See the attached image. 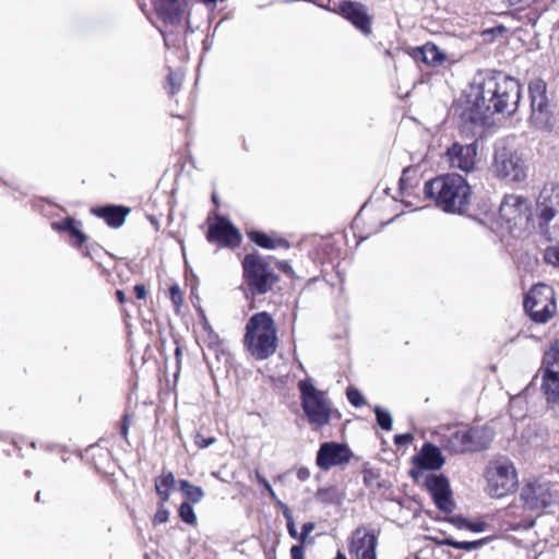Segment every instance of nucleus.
Returning <instances> with one entry per match:
<instances>
[{
    "label": "nucleus",
    "mask_w": 559,
    "mask_h": 559,
    "mask_svg": "<svg viewBox=\"0 0 559 559\" xmlns=\"http://www.w3.org/2000/svg\"><path fill=\"white\" fill-rule=\"evenodd\" d=\"M266 490H267V492L270 493V497H271L273 500H276V501L278 502V500H277V496H276V493L274 492V490H273L272 486H270V489H266Z\"/></svg>",
    "instance_id": "obj_59"
},
{
    "label": "nucleus",
    "mask_w": 559,
    "mask_h": 559,
    "mask_svg": "<svg viewBox=\"0 0 559 559\" xmlns=\"http://www.w3.org/2000/svg\"><path fill=\"white\" fill-rule=\"evenodd\" d=\"M424 192L448 213H463L471 198L469 185L457 174L441 175L427 181Z\"/></svg>",
    "instance_id": "obj_2"
},
{
    "label": "nucleus",
    "mask_w": 559,
    "mask_h": 559,
    "mask_svg": "<svg viewBox=\"0 0 559 559\" xmlns=\"http://www.w3.org/2000/svg\"><path fill=\"white\" fill-rule=\"evenodd\" d=\"M73 224H75V219L72 217H67L62 222L52 223L51 226L55 230L69 231L72 229Z\"/></svg>",
    "instance_id": "obj_40"
},
{
    "label": "nucleus",
    "mask_w": 559,
    "mask_h": 559,
    "mask_svg": "<svg viewBox=\"0 0 559 559\" xmlns=\"http://www.w3.org/2000/svg\"><path fill=\"white\" fill-rule=\"evenodd\" d=\"M347 399L356 407H360L366 404L362 394L355 388L347 389Z\"/></svg>",
    "instance_id": "obj_38"
},
{
    "label": "nucleus",
    "mask_w": 559,
    "mask_h": 559,
    "mask_svg": "<svg viewBox=\"0 0 559 559\" xmlns=\"http://www.w3.org/2000/svg\"><path fill=\"white\" fill-rule=\"evenodd\" d=\"M129 432V415H124L120 425V435L127 440Z\"/></svg>",
    "instance_id": "obj_46"
},
{
    "label": "nucleus",
    "mask_w": 559,
    "mask_h": 559,
    "mask_svg": "<svg viewBox=\"0 0 559 559\" xmlns=\"http://www.w3.org/2000/svg\"><path fill=\"white\" fill-rule=\"evenodd\" d=\"M202 3L209 5L210 4V0H200Z\"/></svg>",
    "instance_id": "obj_64"
},
{
    "label": "nucleus",
    "mask_w": 559,
    "mask_h": 559,
    "mask_svg": "<svg viewBox=\"0 0 559 559\" xmlns=\"http://www.w3.org/2000/svg\"><path fill=\"white\" fill-rule=\"evenodd\" d=\"M546 83L540 79L531 81L528 93L531 98L530 124L537 130H551L556 124L554 106L548 100Z\"/></svg>",
    "instance_id": "obj_7"
},
{
    "label": "nucleus",
    "mask_w": 559,
    "mask_h": 559,
    "mask_svg": "<svg viewBox=\"0 0 559 559\" xmlns=\"http://www.w3.org/2000/svg\"><path fill=\"white\" fill-rule=\"evenodd\" d=\"M354 559H377L376 549H366L359 552V555Z\"/></svg>",
    "instance_id": "obj_48"
},
{
    "label": "nucleus",
    "mask_w": 559,
    "mask_h": 559,
    "mask_svg": "<svg viewBox=\"0 0 559 559\" xmlns=\"http://www.w3.org/2000/svg\"><path fill=\"white\" fill-rule=\"evenodd\" d=\"M194 442L199 448H206L210 445V438H205L198 432L194 437Z\"/></svg>",
    "instance_id": "obj_47"
},
{
    "label": "nucleus",
    "mask_w": 559,
    "mask_h": 559,
    "mask_svg": "<svg viewBox=\"0 0 559 559\" xmlns=\"http://www.w3.org/2000/svg\"><path fill=\"white\" fill-rule=\"evenodd\" d=\"M277 331L271 314L265 311L253 314L246 324L243 344L257 359H266L277 348Z\"/></svg>",
    "instance_id": "obj_3"
},
{
    "label": "nucleus",
    "mask_w": 559,
    "mask_h": 559,
    "mask_svg": "<svg viewBox=\"0 0 559 559\" xmlns=\"http://www.w3.org/2000/svg\"><path fill=\"white\" fill-rule=\"evenodd\" d=\"M71 236L73 238L72 245L79 248H81L86 240L85 234L79 228L74 230V233Z\"/></svg>",
    "instance_id": "obj_43"
},
{
    "label": "nucleus",
    "mask_w": 559,
    "mask_h": 559,
    "mask_svg": "<svg viewBox=\"0 0 559 559\" xmlns=\"http://www.w3.org/2000/svg\"><path fill=\"white\" fill-rule=\"evenodd\" d=\"M266 490H267V492L270 493V497H271L273 500H276V501L278 502V500H277V496H276V493L274 492V490H273L272 486H270V489H266Z\"/></svg>",
    "instance_id": "obj_58"
},
{
    "label": "nucleus",
    "mask_w": 559,
    "mask_h": 559,
    "mask_svg": "<svg viewBox=\"0 0 559 559\" xmlns=\"http://www.w3.org/2000/svg\"><path fill=\"white\" fill-rule=\"evenodd\" d=\"M525 310L538 323H546L557 311L555 292L546 284L535 285L526 295Z\"/></svg>",
    "instance_id": "obj_9"
},
{
    "label": "nucleus",
    "mask_w": 559,
    "mask_h": 559,
    "mask_svg": "<svg viewBox=\"0 0 559 559\" xmlns=\"http://www.w3.org/2000/svg\"><path fill=\"white\" fill-rule=\"evenodd\" d=\"M136 298L144 299L146 297V288L142 284H138L133 287Z\"/></svg>",
    "instance_id": "obj_49"
},
{
    "label": "nucleus",
    "mask_w": 559,
    "mask_h": 559,
    "mask_svg": "<svg viewBox=\"0 0 559 559\" xmlns=\"http://www.w3.org/2000/svg\"><path fill=\"white\" fill-rule=\"evenodd\" d=\"M166 502H158L157 511L153 518V524L154 525H160L168 521L169 519V511L165 508Z\"/></svg>",
    "instance_id": "obj_36"
},
{
    "label": "nucleus",
    "mask_w": 559,
    "mask_h": 559,
    "mask_svg": "<svg viewBox=\"0 0 559 559\" xmlns=\"http://www.w3.org/2000/svg\"><path fill=\"white\" fill-rule=\"evenodd\" d=\"M183 74L179 71H170L167 75L166 88L170 95H175L181 87Z\"/></svg>",
    "instance_id": "obj_32"
},
{
    "label": "nucleus",
    "mask_w": 559,
    "mask_h": 559,
    "mask_svg": "<svg viewBox=\"0 0 559 559\" xmlns=\"http://www.w3.org/2000/svg\"><path fill=\"white\" fill-rule=\"evenodd\" d=\"M466 433L472 452L486 449L495 437L493 430L486 426L466 428Z\"/></svg>",
    "instance_id": "obj_22"
},
{
    "label": "nucleus",
    "mask_w": 559,
    "mask_h": 559,
    "mask_svg": "<svg viewBox=\"0 0 559 559\" xmlns=\"http://www.w3.org/2000/svg\"><path fill=\"white\" fill-rule=\"evenodd\" d=\"M35 499L36 501H39L40 500V491H37L36 496H35Z\"/></svg>",
    "instance_id": "obj_63"
},
{
    "label": "nucleus",
    "mask_w": 559,
    "mask_h": 559,
    "mask_svg": "<svg viewBox=\"0 0 559 559\" xmlns=\"http://www.w3.org/2000/svg\"><path fill=\"white\" fill-rule=\"evenodd\" d=\"M374 413H376V416H377L378 425L383 430H391L392 429V417H391V414L389 412L382 409L379 406H377L374 408Z\"/></svg>",
    "instance_id": "obj_34"
},
{
    "label": "nucleus",
    "mask_w": 559,
    "mask_h": 559,
    "mask_svg": "<svg viewBox=\"0 0 559 559\" xmlns=\"http://www.w3.org/2000/svg\"><path fill=\"white\" fill-rule=\"evenodd\" d=\"M91 212L93 215L103 218L108 226L118 228L124 223L130 210L122 205L109 204L93 207Z\"/></svg>",
    "instance_id": "obj_19"
},
{
    "label": "nucleus",
    "mask_w": 559,
    "mask_h": 559,
    "mask_svg": "<svg viewBox=\"0 0 559 559\" xmlns=\"http://www.w3.org/2000/svg\"><path fill=\"white\" fill-rule=\"evenodd\" d=\"M204 225L207 226L204 230V236L207 241H210V215L206 217Z\"/></svg>",
    "instance_id": "obj_56"
},
{
    "label": "nucleus",
    "mask_w": 559,
    "mask_h": 559,
    "mask_svg": "<svg viewBox=\"0 0 559 559\" xmlns=\"http://www.w3.org/2000/svg\"><path fill=\"white\" fill-rule=\"evenodd\" d=\"M492 171L498 178L510 182H521L526 178L524 162L514 150L504 143L496 145Z\"/></svg>",
    "instance_id": "obj_8"
},
{
    "label": "nucleus",
    "mask_w": 559,
    "mask_h": 559,
    "mask_svg": "<svg viewBox=\"0 0 559 559\" xmlns=\"http://www.w3.org/2000/svg\"><path fill=\"white\" fill-rule=\"evenodd\" d=\"M297 477L301 481H306L310 477V471L306 467H300L297 471Z\"/></svg>",
    "instance_id": "obj_51"
},
{
    "label": "nucleus",
    "mask_w": 559,
    "mask_h": 559,
    "mask_svg": "<svg viewBox=\"0 0 559 559\" xmlns=\"http://www.w3.org/2000/svg\"><path fill=\"white\" fill-rule=\"evenodd\" d=\"M290 557L292 559H305L304 556V546L302 545H294L290 548Z\"/></svg>",
    "instance_id": "obj_45"
},
{
    "label": "nucleus",
    "mask_w": 559,
    "mask_h": 559,
    "mask_svg": "<svg viewBox=\"0 0 559 559\" xmlns=\"http://www.w3.org/2000/svg\"><path fill=\"white\" fill-rule=\"evenodd\" d=\"M367 548L370 550L377 548V537L367 528L358 527L352 534L348 547L349 554L354 559Z\"/></svg>",
    "instance_id": "obj_20"
},
{
    "label": "nucleus",
    "mask_w": 559,
    "mask_h": 559,
    "mask_svg": "<svg viewBox=\"0 0 559 559\" xmlns=\"http://www.w3.org/2000/svg\"><path fill=\"white\" fill-rule=\"evenodd\" d=\"M414 460L419 467L426 469H439L444 463L440 449L431 443L425 444Z\"/></svg>",
    "instance_id": "obj_21"
},
{
    "label": "nucleus",
    "mask_w": 559,
    "mask_h": 559,
    "mask_svg": "<svg viewBox=\"0 0 559 559\" xmlns=\"http://www.w3.org/2000/svg\"><path fill=\"white\" fill-rule=\"evenodd\" d=\"M447 156L451 167L469 173L475 168L477 146L475 143H454L448 148Z\"/></svg>",
    "instance_id": "obj_13"
},
{
    "label": "nucleus",
    "mask_w": 559,
    "mask_h": 559,
    "mask_svg": "<svg viewBox=\"0 0 559 559\" xmlns=\"http://www.w3.org/2000/svg\"><path fill=\"white\" fill-rule=\"evenodd\" d=\"M334 559H347V558L343 552L338 551Z\"/></svg>",
    "instance_id": "obj_61"
},
{
    "label": "nucleus",
    "mask_w": 559,
    "mask_h": 559,
    "mask_svg": "<svg viewBox=\"0 0 559 559\" xmlns=\"http://www.w3.org/2000/svg\"><path fill=\"white\" fill-rule=\"evenodd\" d=\"M179 489L188 502L198 503L204 497V491L201 487L190 484L187 479L179 480Z\"/></svg>",
    "instance_id": "obj_30"
},
{
    "label": "nucleus",
    "mask_w": 559,
    "mask_h": 559,
    "mask_svg": "<svg viewBox=\"0 0 559 559\" xmlns=\"http://www.w3.org/2000/svg\"><path fill=\"white\" fill-rule=\"evenodd\" d=\"M169 296L174 306L176 307V309H178L183 302V297L180 287L178 285L170 286Z\"/></svg>",
    "instance_id": "obj_39"
},
{
    "label": "nucleus",
    "mask_w": 559,
    "mask_h": 559,
    "mask_svg": "<svg viewBox=\"0 0 559 559\" xmlns=\"http://www.w3.org/2000/svg\"><path fill=\"white\" fill-rule=\"evenodd\" d=\"M287 531L290 537L293 538H299V534L297 532V527L295 524V521H288L287 523Z\"/></svg>",
    "instance_id": "obj_50"
},
{
    "label": "nucleus",
    "mask_w": 559,
    "mask_h": 559,
    "mask_svg": "<svg viewBox=\"0 0 559 559\" xmlns=\"http://www.w3.org/2000/svg\"><path fill=\"white\" fill-rule=\"evenodd\" d=\"M544 259L548 264L559 269V246L548 247L545 250Z\"/></svg>",
    "instance_id": "obj_37"
},
{
    "label": "nucleus",
    "mask_w": 559,
    "mask_h": 559,
    "mask_svg": "<svg viewBox=\"0 0 559 559\" xmlns=\"http://www.w3.org/2000/svg\"><path fill=\"white\" fill-rule=\"evenodd\" d=\"M187 0H154L157 15L166 23L176 25L185 16Z\"/></svg>",
    "instance_id": "obj_17"
},
{
    "label": "nucleus",
    "mask_w": 559,
    "mask_h": 559,
    "mask_svg": "<svg viewBox=\"0 0 559 559\" xmlns=\"http://www.w3.org/2000/svg\"><path fill=\"white\" fill-rule=\"evenodd\" d=\"M254 478L258 480L259 484H261L265 489H270V483L267 479L261 475L259 472H255Z\"/></svg>",
    "instance_id": "obj_53"
},
{
    "label": "nucleus",
    "mask_w": 559,
    "mask_h": 559,
    "mask_svg": "<svg viewBox=\"0 0 559 559\" xmlns=\"http://www.w3.org/2000/svg\"><path fill=\"white\" fill-rule=\"evenodd\" d=\"M116 297L120 304H123L126 301V295L120 289L116 290Z\"/></svg>",
    "instance_id": "obj_57"
},
{
    "label": "nucleus",
    "mask_w": 559,
    "mask_h": 559,
    "mask_svg": "<svg viewBox=\"0 0 559 559\" xmlns=\"http://www.w3.org/2000/svg\"><path fill=\"white\" fill-rule=\"evenodd\" d=\"M537 211L544 224H549L559 214V189L544 187L537 199Z\"/></svg>",
    "instance_id": "obj_16"
},
{
    "label": "nucleus",
    "mask_w": 559,
    "mask_h": 559,
    "mask_svg": "<svg viewBox=\"0 0 559 559\" xmlns=\"http://www.w3.org/2000/svg\"><path fill=\"white\" fill-rule=\"evenodd\" d=\"M426 486L440 511L445 514L454 511L455 503L452 499V491L447 477L443 475H430L426 479Z\"/></svg>",
    "instance_id": "obj_12"
},
{
    "label": "nucleus",
    "mask_w": 559,
    "mask_h": 559,
    "mask_svg": "<svg viewBox=\"0 0 559 559\" xmlns=\"http://www.w3.org/2000/svg\"><path fill=\"white\" fill-rule=\"evenodd\" d=\"M190 299H191V302H192L194 309L197 310V312L199 314L200 323L202 324L203 329L205 331H207L210 325H209V321H207V318L205 314V310L202 308L200 298L194 294V290L191 292Z\"/></svg>",
    "instance_id": "obj_35"
},
{
    "label": "nucleus",
    "mask_w": 559,
    "mask_h": 559,
    "mask_svg": "<svg viewBox=\"0 0 559 559\" xmlns=\"http://www.w3.org/2000/svg\"><path fill=\"white\" fill-rule=\"evenodd\" d=\"M348 461V449L345 445L334 442L322 444L317 455L318 466L325 471Z\"/></svg>",
    "instance_id": "obj_15"
},
{
    "label": "nucleus",
    "mask_w": 559,
    "mask_h": 559,
    "mask_svg": "<svg viewBox=\"0 0 559 559\" xmlns=\"http://www.w3.org/2000/svg\"><path fill=\"white\" fill-rule=\"evenodd\" d=\"M342 15L350 21L365 35L371 32L370 17L364 4L358 2H343L340 5Z\"/></svg>",
    "instance_id": "obj_18"
},
{
    "label": "nucleus",
    "mask_w": 559,
    "mask_h": 559,
    "mask_svg": "<svg viewBox=\"0 0 559 559\" xmlns=\"http://www.w3.org/2000/svg\"><path fill=\"white\" fill-rule=\"evenodd\" d=\"M212 240H216L222 246L235 248L241 242V234L229 219L216 215L215 222L212 223Z\"/></svg>",
    "instance_id": "obj_14"
},
{
    "label": "nucleus",
    "mask_w": 559,
    "mask_h": 559,
    "mask_svg": "<svg viewBox=\"0 0 559 559\" xmlns=\"http://www.w3.org/2000/svg\"><path fill=\"white\" fill-rule=\"evenodd\" d=\"M78 227L75 226V224H73L72 226V229H70L68 233H70L71 235L74 233V230H76Z\"/></svg>",
    "instance_id": "obj_62"
},
{
    "label": "nucleus",
    "mask_w": 559,
    "mask_h": 559,
    "mask_svg": "<svg viewBox=\"0 0 559 559\" xmlns=\"http://www.w3.org/2000/svg\"><path fill=\"white\" fill-rule=\"evenodd\" d=\"M248 236L258 246L265 249L289 248V242L284 238H272L271 236L259 231H250Z\"/></svg>",
    "instance_id": "obj_26"
},
{
    "label": "nucleus",
    "mask_w": 559,
    "mask_h": 559,
    "mask_svg": "<svg viewBox=\"0 0 559 559\" xmlns=\"http://www.w3.org/2000/svg\"><path fill=\"white\" fill-rule=\"evenodd\" d=\"M544 370L559 374V341H555L544 356Z\"/></svg>",
    "instance_id": "obj_29"
},
{
    "label": "nucleus",
    "mask_w": 559,
    "mask_h": 559,
    "mask_svg": "<svg viewBox=\"0 0 559 559\" xmlns=\"http://www.w3.org/2000/svg\"><path fill=\"white\" fill-rule=\"evenodd\" d=\"M99 248H96L94 246H87L83 249V255L86 257V258H90V259H94V253L98 250Z\"/></svg>",
    "instance_id": "obj_52"
},
{
    "label": "nucleus",
    "mask_w": 559,
    "mask_h": 559,
    "mask_svg": "<svg viewBox=\"0 0 559 559\" xmlns=\"http://www.w3.org/2000/svg\"><path fill=\"white\" fill-rule=\"evenodd\" d=\"M542 389L548 402L559 401V373L552 374L544 370Z\"/></svg>",
    "instance_id": "obj_27"
},
{
    "label": "nucleus",
    "mask_w": 559,
    "mask_h": 559,
    "mask_svg": "<svg viewBox=\"0 0 559 559\" xmlns=\"http://www.w3.org/2000/svg\"><path fill=\"white\" fill-rule=\"evenodd\" d=\"M301 407L310 425L317 428L325 426L331 418V404L322 391H319L310 380L298 383Z\"/></svg>",
    "instance_id": "obj_6"
},
{
    "label": "nucleus",
    "mask_w": 559,
    "mask_h": 559,
    "mask_svg": "<svg viewBox=\"0 0 559 559\" xmlns=\"http://www.w3.org/2000/svg\"><path fill=\"white\" fill-rule=\"evenodd\" d=\"M243 275L252 294L262 295L272 289L277 275L272 266V258L257 253L247 254L242 261Z\"/></svg>",
    "instance_id": "obj_5"
},
{
    "label": "nucleus",
    "mask_w": 559,
    "mask_h": 559,
    "mask_svg": "<svg viewBox=\"0 0 559 559\" xmlns=\"http://www.w3.org/2000/svg\"><path fill=\"white\" fill-rule=\"evenodd\" d=\"M278 504H281V507L283 508V514L286 518L287 522L294 521L289 509L282 501H278Z\"/></svg>",
    "instance_id": "obj_54"
},
{
    "label": "nucleus",
    "mask_w": 559,
    "mask_h": 559,
    "mask_svg": "<svg viewBox=\"0 0 559 559\" xmlns=\"http://www.w3.org/2000/svg\"><path fill=\"white\" fill-rule=\"evenodd\" d=\"M532 216L527 199L518 194H508L499 207V217L509 225V228L525 226Z\"/></svg>",
    "instance_id": "obj_10"
},
{
    "label": "nucleus",
    "mask_w": 559,
    "mask_h": 559,
    "mask_svg": "<svg viewBox=\"0 0 559 559\" xmlns=\"http://www.w3.org/2000/svg\"><path fill=\"white\" fill-rule=\"evenodd\" d=\"M178 512H179V518L181 519L182 522L190 524V525L195 523L197 516L194 514V510H193L192 506L190 504V502H188V501L182 502L179 507Z\"/></svg>",
    "instance_id": "obj_33"
},
{
    "label": "nucleus",
    "mask_w": 559,
    "mask_h": 559,
    "mask_svg": "<svg viewBox=\"0 0 559 559\" xmlns=\"http://www.w3.org/2000/svg\"><path fill=\"white\" fill-rule=\"evenodd\" d=\"M440 544L450 546V547L459 549V550L471 551V550L481 547L485 544V539H479V540H475V542H457L452 538H445Z\"/></svg>",
    "instance_id": "obj_31"
},
{
    "label": "nucleus",
    "mask_w": 559,
    "mask_h": 559,
    "mask_svg": "<svg viewBox=\"0 0 559 559\" xmlns=\"http://www.w3.org/2000/svg\"><path fill=\"white\" fill-rule=\"evenodd\" d=\"M176 486V478L173 472H164L155 478V490L159 501L167 502L170 498V490Z\"/></svg>",
    "instance_id": "obj_25"
},
{
    "label": "nucleus",
    "mask_w": 559,
    "mask_h": 559,
    "mask_svg": "<svg viewBox=\"0 0 559 559\" xmlns=\"http://www.w3.org/2000/svg\"><path fill=\"white\" fill-rule=\"evenodd\" d=\"M448 521L459 530H468L473 533H483L487 528V523L483 520H468L462 515H454Z\"/></svg>",
    "instance_id": "obj_28"
},
{
    "label": "nucleus",
    "mask_w": 559,
    "mask_h": 559,
    "mask_svg": "<svg viewBox=\"0 0 559 559\" xmlns=\"http://www.w3.org/2000/svg\"><path fill=\"white\" fill-rule=\"evenodd\" d=\"M469 106L462 114L464 120L474 126H484L493 112L508 116L515 112L521 98V84L518 80L498 74L485 79L472 87Z\"/></svg>",
    "instance_id": "obj_1"
},
{
    "label": "nucleus",
    "mask_w": 559,
    "mask_h": 559,
    "mask_svg": "<svg viewBox=\"0 0 559 559\" xmlns=\"http://www.w3.org/2000/svg\"><path fill=\"white\" fill-rule=\"evenodd\" d=\"M510 5H520L522 3H524L526 0H507Z\"/></svg>",
    "instance_id": "obj_60"
},
{
    "label": "nucleus",
    "mask_w": 559,
    "mask_h": 559,
    "mask_svg": "<svg viewBox=\"0 0 559 559\" xmlns=\"http://www.w3.org/2000/svg\"><path fill=\"white\" fill-rule=\"evenodd\" d=\"M486 492L492 498H502L512 492L518 484V474L513 463L500 457L490 461L485 469Z\"/></svg>",
    "instance_id": "obj_4"
},
{
    "label": "nucleus",
    "mask_w": 559,
    "mask_h": 559,
    "mask_svg": "<svg viewBox=\"0 0 559 559\" xmlns=\"http://www.w3.org/2000/svg\"><path fill=\"white\" fill-rule=\"evenodd\" d=\"M414 437L411 433L396 435L394 441L397 445H406L413 441Z\"/></svg>",
    "instance_id": "obj_44"
},
{
    "label": "nucleus",
    "mask_w": 559,
    "mask_h": 559,
    "mask_svg": "<svg viewBox=\"0 0 559 559\" xmlns=\"http://www.w3.org/2000/svg\"><path fill=\"white\" fill-rule=\"evenodd\" d=\"M521 500L527 509H545L558 502V492L549 483L535 480L523 487Z\"/></svg>",
    "instance_id": "obj_11"
},
{
    "label": "nucleus",
    "mask_w": 559,
    "mask_h": 559,
    "mask_svg": "<svg viewBox=\"0 0 559 559\" xmlns=\"http://www.w3.org/2000/svg\"><path fill=\"white\" fill-rule=\"evenodd\" d=\"M277 267L283 271L284 273H289L292 272V267L290 265L288 264V262H277Z\"/></svg>",
    "instance_id": "obj_55"
},
{
    "label": "nucleus",
    "mask_w": 559,
    "mask_h": 559,
    "mask_svg": "<svg viewBox=\"0 0 559 559\" xmlns=\"http://www.w3.org/2000/svg\"><path fill=\"white\" fill-rule=\"evenodd\" d=\"M443 447L454 453L472 452L466 428L450 430L442 439Z\"/></svg>",
    "instance_id": "obj_23"
},
{
    "label": "nucleus",
    "mask_w": 559,
    "mask_h": 559,
    "mask_svg": "<svg viewBox=\"0 0 559 559\" xmlns=\"http://www.w3.org/2000/svg\"><path fill=\"white\" fill-rule=\"evenodd\" d=\"M314 523L312 522H307L302 525L301 527V533L299 534V545H302L305 546V544L307 543V538L308 536L314 531Z\"/></svg>",
    "instance_id": "obj_41"
},
{
    "label": "nucleus",
    "mask_w": 559,
    "mask_h": 559,
    "mask_svg": "<svg viewBox=\"0 0 559 559\" xmlns=\"http://www.w3.org/2000/svg\"><path fill=\"white\" fill-rule=\"evenodd\" d=\"M414 58L429 66H439L444 61L445 56L438 46L427 43L414 50Z\"/></svg>",
    "instance_id": "obj_24"
},
{
    "label": "nucleus",
    "mask_w": 559,
    "mask_h": 559,
    "mask_svg": "<svg viewBox=\"0 0 559 559\" xmlns=\"http://www.w3.org/2000/svg\"><path fill=\"white\" fill-rule=\"evenodd\" d=\"M540 227L550 240H559V224L558 231L556 230L557 225L550 226L549 224L542 223Z\"/></svg>",
    "instance_id": "obj_42"
}]
</instances>
